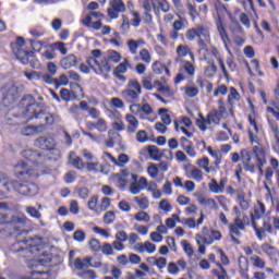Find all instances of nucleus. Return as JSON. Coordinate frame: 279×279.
<instances>
[{
  "label": "nucleus",
  "mask_w": 279,
  "mask_h": 279,
  "mask_svg": "<svg viewBox=\"0 0 279 279\" xmlns=\"http://www.w3.org/2000/svg\"><path fill=\"white\" fill-rule=\"evenodd\" d=\"M185 38L186 40L193 41L197 38V27L195 28H189L185 32Z\"/></svg>",
  "instance_id": "de8ad7c7"
},
{
  "label": "nucleus",
  "mask_w": 279,
  "mask_h": 279,
  "mask_svg": "<svg viewBox=\"0 0 279 279\" xmlns=\"http://www.w3.org/2000/svg\"><path fill=\"white\" fill-rule=\"evenodd\" d=\"M263 215H265V204L258 201L257 205H255L254 207V213L251 214V221L253 228H256V221H258V219H260Z\"/></svg>",
  "instance_id": "4468645a"
},
{
  "label": "nucleus",
  "mask_w": 279,
  "mask_h": 279,
  "mask_svg": "<svg viewBox=\"0 0 279 279\" xmlns=\"http://www.w3.org/2000/svg\"><path fill=\"white\" fill-rule=\"evenodd\" d=\"M177 53L178 58H186V56H190V58L194 61L195 60V54L193 51H191V48L186 45H179L177 47Z\"/></svg>",
  "instance_id": "6ab92c4d"
},
{
  "label": "nucleus",
  "mask_w": 279,
  "mask_h": 279,
  "mask_svg": "<svg viewBox=\"0 0 279 279\" xmlns=\"http://www.w3.org/2000/svg\"><path fill=\"white\" fill-rule=\"evenodd\" d=\"M142 94L143 88L141 87V83L135 78L130 80L125 89L122 90V97L125 101H129V104H136Z\"/></svg>",
  "instance_id": "423d86ee"
},
{
  "label": "nucleus",
  "mask_w": 279,
  "mask_h": 279,
  "mask_svg": "<svg viewBox=\"0 0 279 279\" xmlns=\"http://www.w3.org/2000/svg\"><path fill=\"white\" fill-rule=\"evenodd\" d=\"M0 223H11L12 226H15L14 231L19 232L16 234V242L26 243L29 245V247H34V244L32 243L34 241V238H27L29 231L21 230V227H19L25 226V223H27V218L25 216H13L10 218L5 214H0Z\"/></svg>",
  "instance_id": "7ed1b4c3"
},
{
  "label": "nucleus",
  "mask_w": 279,
  "mask_h": 279,
  "mask_svg": "<svg viewBox=\"0 0 279 279\" xmlns=\"http://www.w3.org/2000/svg\"><path fill=\"white\" fill-rule=\"evenodd\" d=\"M11 48L13 54L22 64H29L32 69H40V61L38 59H32L29 61V58H34V51H27L25 49V39L23 37H17L16 43L11 44Z\"/></svg>",
  "instance_id": "20e7f679"
},
{
  "label": "nucleus",
  "mask_w": 279,
  "mask_h": 279,
  "mask_svg": "<svg viewBox=\"0 0 279 279\" xmlns=\"http://www.w3.org/2000/svg\"><path fill=\"white\" fill-rule=\"evenodd\" d=\"M15 169H22L17 172V175H28V178H38L39 173L36 172L34 169H29L27 167V163L21 161L17 165H15Z\"/></svg>",
  "instance_id": "2eb2a0df"
},
{
  "label": "nucleus",
  "mask_w": 279,
  "mask_h": 279,
  "mask_svg": "<svg viewBox=\"0 0 279 279\" xmlns=\"http://www.w3.org/2000/svg\"><path fill=\"white\" fill-rule=\"evenodd\" d=\"M107 208H110V198L104 197V198L101 199L100 205L98 206V210H100L101 213H105V210H106Z\"/></svg>",
  "instance_id": "0e129e2a"
},
{
  "label": "nucleus",
  "mask_w": 279,
  "mask_h": 279,
  "mask_svg": "<svg viewBox=\"0 0 279 279\" xmlns=\"http://www.w3.org/2000/svg\"><path fill=\"white\" fill-rule=\"evenodd\" d=\"M121 29L125 34L130 29V19L126 15H122Z\"/></svg>",
  "instance_id": "338daca9"
},
{
  "label": "nucleus",
  "mask_w": 279,
  "mask_h": 279,
  "mask_svg": "<svg viewBox=\"0 0 279 279\" xmlns=\"http://www.w3.org/2000/svg\"><path fill=\"white\" fill-rule=\"evenodd\" d=\"M112 130H114V132H123V130H125V124L123 123V120H119V121H114L111 124Z\"/></svg>",
  "instance_id": "13d9d810"
},
{
  "label": "nucleus",
  "mask_w": 279,
  "mask_h": 279,
  "mask_svg": "<svg viewBox=\"0 0 279 279\" xmlns=\"http://www.w3.org/2000/svg\"><path fill=\"white\" fill-rule=\"evenodd\" d=\"M147 173L150 175V178H158V166H156V163L148 166Z\"/></svg>",
  "instance_id": "052dcab7"
},
{
  "label": "nucleus",
  "mask_w": 279,
  "mask_h": 279,
  "mask_svg": "<svg viewBox=\"0 0 279 279\" xmlns=\"http://www.w3.org/2000/svg\"><path fill=\"white\" fill-rule=\"evenodd\" d=\"M114 219H117V214H114V211H112V210L107 211L104 215V223H106L107 226L114 223Z\"/></svg>",
  "instance_id": "4c0bfd02"
},
{
  "label": "nucleus",
  "mask_w": 279,
  "mask_h": 279,
  "mask_svg": "<svg viewBox=\"0 0 279 279\" xmlns=\"http://www.w3.org/2000/svg\"><path fill=\"white\" fill-rule=\"evenodd\" d=\"M89 250H92V252H99V250H101V242L97 239H92L89 241Z\"/></svg>",
  "instance_id": "864d4df0"
},
{
  "label": "nucleus",
  "mask_w": 279,
  "mask_h": 279,
  "mask_svg": "<svg viewBox=\"0 0 279 279\" xmlns=\"http://www.w3.org/2000/svg\"><path fill=\"white\" fill-rule=\"evenodd\" d=\"M22 157L26 160H31L32 162H34L36 158H40V153L27 149L22 151Z\"/></svg>",
  "instance_id": "cd10ccee"
},
{
  "label": "nucleus",
  "mask_w": 279,
  "mask_h": 279,
  "mask_svg": "<svg viewBox=\"0 0 279 279\" xmlns=\"http://www.w3.org/2000/svg\"><path fill=\"white\" fill-rule=\"evenodd\" d=\"M251 262L253 263V267H256L257 269H265L266 267V263L258 255L252 256Z\"/></svg>",
  "instance_id": "7c9ffc66"
},
{
  "label": "nucleus",
  "mask_w": 279,
  "mask_h": 279,
  "mask_svg": "<svg viewBox=\"0 0 279 279\" xmlns=\"http://www.w3.org/2000/svg\"><path fill=\"white\" fill-rule=\"evenodd\" d=\"M24 75H25V77H26L29 82H32V80H40V77H41V73H40V72H36V71H33V72H27V71H25V72H24Z\"/></svg>",
  "instance_id": "5fc2aeb1"
},
{
  "label": "nucleus",
  "mask_w": 279,
  "mask_h": 279,
  "mask_svg": "<svg viewBox=\"0 0 279 279\" xmlns=\"http://www.w3.org/2000/svg\"><path fill=\"white\" fill-rule=\"evenodd\" d=\"M12 189L16 191V193H20V195H25L26 197H35V195H38V191H40L36 183L29 181H10L0 173V193L5 195L10 193Z\"/></svg>",
  "instance_id": "f257e3e1"
},
{
  "label": "nucleus",
  "mask_w": 279,
  "mask_h": 279,
  "mask_svg": "<svg viewBox=\"0 0 279 279\" xmlns=\"http://www.w3.org/2000/svg\"><path fill=\"white\" fill-rule=\"evenodd\" d=\"M159 208H160V210H165V213H171V210H173V207L171 206V204L167 199H161L160 201Z\"/></svg>",
  "instance_id": "3c124183"
},
{
  "label": "nucleus",
  "mask_w": 279,
  "mask_h": 279,
  "mask_svg": "<svg viewBox=\"0 0 279 279\" xmlns=\"http://www.w3.org/2000/svg\"><path fill=\"white\" fill-rule=\"evenodd\" d=\"M183 70L185 73H187V75H195V65L189 61L184 63Z\"/></svg>",
  "instance_id": "680f3d73"
},
{
  "label": "nucleus",
  "mask_w": 279,
  "mask_h": 279,
  "mask_svg": "<svg viewBox=\"0 0 279 279\" xmlns=\"http://www.w3.org/2000/svg\"><path fill=\"white\" fill-rule=\"evenodd\" d=\"M129 110L131 112V114H141L142 112V105L141 104H132L130 107H129Z\"/></svg>",
  "instance_id": "774afa93"
},
{
  "label": "nucleus",
  "mask_w": 279,
  "mask_h": 279,
  "mask_svg": "<svg viewBox=\"0 0 279 279\" xmlns=\"http://www.w3.org/2000/svg\"><path fill=\"white\" fill-rule=\"evenodd\" d=\"M133 20H131V25L133 27H140L141 26V13L138 11H133Z\"/></svg>",
  "instance_id": "bf43d9fd"
},
{
  "label": "nucleus",
  "mask_w": 279,
  "mask_h": 279,
  "mask_svg": "<svg viewBox=\"0 0 279 279\" xmlns=\"http://www.w3.org/2000/svg\"><path fill=\"white\" fill-rule=\"evenodd\" d=\"M217 29L219 32V36H220L226 49H228V43H230V37L228 36V32H226V27H223L222 23H217Z\"/></svg>",
  "instance_id": "393cba45"
},
{
  "label": "nucleus",
  "mask_w": 279,
  "mask_h": 279,
  "mask_svg": "<svg viewBox=\"0 0 279 279\" xmlns=\"http://www.w3.org/2000/svg\"><path fill=\"white\" fill-rule=\"evenodd\" d=\"M153 10L155 12V14H158V12H169V10H171V8L169 7V1L167 0H158L157 1V5L156 3H153Z\"/></svg>",
  "instance_id": "412c9836"
},
{
  "label": "nucleus",
  "mask_w": 279,
  "mask_h": 279,
  "mask_svg": "<svg viewBox=\"0 0 279 279\" xmlns=\"http://www.w3.org/2000/svg\"><path fill=\"white\" fill-rule=\"evenodd\" d=\"M144 252H147L148 254H154V252H156V244L149 241L144 242Z\"/></svg>",
  "instance_id": "69168bd1"
},
{
  "label": "nucleus",
  "mask_w": 279,
  "mask_h": 279,
  "mask_svg": "<svg viewBox=\"0 0 279 279\" xmlns=\"http://www.w3.org/2000/svg\"><path fill=\"white\" fill-rule=\"evenodd\" d=\"M20 106L22 116L27 119V121L43 119L45 117V110L36 105V99L32 95L24 96L20 101Z\"/></svg>",
  "instance_id": "39448f33"
},
{
  "label": "nucleus",
  "mask_w": 279,
  "mask_h": 279,
  "mask_svg": "<svg viewBox=\"0 0 279 279\" xmlns=\"http://www.w3.org/2000/svg\"><path fill=\"white\" fill-rule=\"evenodd\" d=\"M113 180H114V182H117L119 189L123 190V189H125V186H128V180L123 179L119 174H113Z\"/></svg>",
  "instance_id": "49530a36"
},
{
  "label": "nucleus",
  "mask_w": 279,
  "mask_h": 279,
  "mask_svg": "<svg viewBox=\"0 0 279 279\" xmlns=\"http://www.w3.org/2000/svg\"><path fill=\"white\" fill-rule=\"evenodd\" d=\"M140 59L142 60V62L149 64L151 62V54L149 53V50L142 49L140 51Z\"/></svg>",
  "instance_id": "37998d69"
},
{
  "label": "nucleus",
  "mask_w": 279,
  "mask_h": 279,
  "mask_svg": "<svg viewBox=\"0 0 279 279\" xmlns=\"http://www.w3.org/2000/svg\"><path fill=\"white\" fill-rule=\"evenodd\" d=\"M73 239H74V241L82 243L86 239V233L82 230H77L74 232Z\"/></svg>",
  "instance_id": "e2e57ef3"
},
{
  "label": "nucleus",
  "mask_w": 279,
  "mask_h": 279,
  "mask_svg": "<svg viewBox=\"0 0 279 279\" xmlns=\"http://www.w3.org/2000/svg\"><path fill=\"white\" fill-rule=\"evenodd\" d=\"M51 74H41L40 80L45 82V84H58V78H52Z\"/></svg>",
  "instance_id": "4d7b16f0"
},
{
  "label": "nucleus",
  "mask_w": 279,
  "mask_h": 279,
  "mask_svg": "<svg viewBox=\"0 0 279 279\" xmlns=\"http://www.w3.org/2000/svg\"><path fill=\"white\" fill-rule=\"evenodd\" d=\"M70 165H73L75 169H84V161L82 158L75 156V153L70 154Z\"/></svg>",
  "instance_id": "bb28decb"
},
{
  "label": "nucleus",
  "mask_w": 279,
  "mask_h": 279,
  "mask_svg": "<svg viewBox=\"0 0 279 279\" xmlns=\"http://www.w3.org/2000/svg\"><path fill=\"white\" fill-rule=\"evenodd\" d=\"M110 5L114 8L117 12H125V3H123V0H112Z\"/></svg>",
  "instance_id": "f704fd0d"
},
{
  "label": "nucleus",
  "mask_w": 279,
  "mask_h": 279,
  "mask_svg": "<svg viewBox=\"0 0 279 279\" xmlns=\"http://www.w3.org/2000/svg\"><path fill=\"white\" fill-rule=\"evenodd\" d=\"M134 202H136L137 206L142 209V210H147V208H149V199H147V197H134Z\"/></svg>",
  "instance_id": "2f4dec72"
},
{
  "label": "nucleus",
  "mask_w": 279,
  "mask_h": 279,
  "mask_svg": "<svg viewBox=\"0 0 279 279\" xmlns=\"http://www.w3.org/2000/svg\"><path fill=\"white\" fill-rule=\"evenodd\" d=\"M148 154L153 160H160V149L157 146H148Z\"/></svg>",
  "instance_id": "58836bf2"
},
{
  "label": "nucleus",
  "mask_w": 279,
  "mask_h": 279,
  "mask_svg": "<svg viewBox=\"0 0 279 279\" xmlns=\"http://www.w3.org/2000/svg\"><path fill=\"white\" fill-rule=\"evenodd\" d=\"M2 104L5 108L12 106L19 98V89L13 84L4 85L1 89Z\"/></svg>",
  "instance_id": "6e6552de"
},
{
  "label": "nucleus",
  "mask_w": 279,
  "mask_h": 279,
  "mask_svg": "<svg viewBox=\"0 0 279 279\" xmlns=\"http://www.w3.org/2000/svg\"><path fill=\"white\" fill-rule=\"evenodd\" d=\"M196 35L198 40H205V43H210V28H208L207 26H196Z\"/></svg>",
  "instance_id": "a211bd4d"
},
{
  "label": "nucleus",
  "mask_w": 279,
  "mask_h": 279,
  "mask_svg": "<svg viewBox=\"0 0 279 279\" xmlns=\"http://www.w3.org/2000/svg\"><path fill=\"white\" fill-rule=\"evenodd\" d=\"M128 162H130V157L126 154H120L116 166L117 167H125V165H128Z\"/></svg>",
  "instance_id": "c03bdc74"
},
{
  "label": "nucleus",
  "mask_w": 279,
  "mask_h": 279,
  "mask_svg": "<svg viewBox=\"0 0 279 279\" xmlns=\"http://www.w3.org/2000/svg\"><path fill=\"white\" fill-rule=\"evenodd\" d=\"M174 130L177 132H182V134H184L187 138H193V134L187 130V128L178 121H174Z\"/></svg>",
  "instance_id": "c85d7f7f"
},
{
  "label": "nucleus",
  "mask_w": 279,
  "mask_h": 279,
  "mask_svg": "<svg viewBox=\"0 0 279 279\" xmlns=\"http://www.w3.org/2000/svg\"><path fill=\"white\" fill-rule=\"evenodd\" d=\"M241 229L239 227H235L234 225H229V232L231 236V241L235 243V245H241V241L236 239V236H241Z\"/></svg>",
  "instance_id": "b1692460"
},
{
  "label": "nucleus",
  "mask_w": 279,
  "mask_h": 279,
  "mask_svg": "<svg viewBox=\"0 0 279 279\" xmlns=\"http://www.w3.org/2000/svg\"><path fill=\"white\" fill-rule=\"evenodd\" d=\"M126 47L132 56H136V53H138V46L136 44V39H129L126 41Z\"/></svg>",
  "instance_id": "72a5a7b5"
},
{
  "label": "nucleus",
  "mask_w": 279,
  "mask_h": 279,
  "mask_svg": "<svg viewBox=\"0 0 279 279\" xmlns=\"http://www.w3.org/2000/svg\"><path fill=\"white\" fill-rule=\"evenodd\" d=\"M147 189V179L145 177H141L137 182L131 183L130 193L132 195H138L141 191H145Z\"/></svg>",
  "instance_id": "ddd939ff"
},
{
  "label": "nucleus",
  "mask_w": 279,
  "mask_h": 279,
  "mask_svg": "<svg viewBox=\"0 0 279 279\" xmlns=\"http://www.w3.org/2000/svg\"><path fill=\"white\" fill-rule=\"evenodd\" d=\"M217 73V65H215V62H213L209 66L205 69V75L206 77H214V75Z\"/></svg>",
  "instance_id": "6e6d98bb"
},
{
  "label": "nucleus",
  "mask_w": 279,
  "mask_h": 279,
  "mask_svg": "<svg viewBox=\"0 0 279 279\" xmlns=\"http://www.w3.org/2000/svg\"><path fill=\"white\" fill-rule=\"evenodd\" d=\"M182 245L185 254L189 256V258H191L193 254H195V251L193 250V245L186 242V240L182 241Z\"/></svg>",
  "instance_id": "a18cd8bd"
},
{
  "label": "nucleus",
  "mask_w": 279,
  "mask_h": 279,
  "mask_svg": "<svg viewBox=\"0 0 279 279\" xmlns=\"http://www.w3.org/2000/svg\"><path fill=\"white\" fill-rule=\"evenodd\" d=\"M175 221H178L179 223H181V219L180 216H178V214L172 215L171 218H168L166 220V226L167 228L173 229L175 228Z\"/></svg>",
  "instance_id": "79ce46f5"
},
{
  "label": "nucleus",
  "mask_w": 279,
  "mask_h": 279,
  "mask_svg": "<svg viewBox=\"0 0 279 279\" xmlns=\"http://www.w3.org/2000/svg\"><path fill=\"white\" fill-rule=\"evenodd\" d=\"M124 119L128 123L126 132H129V134H135V132L138 130L140 123H141V122H138V119H136L135 116L132 113H126L124 116Z\"/></svg>",
  "instance_id": "9b49d317"
},
{
  "label": "nucleus",
  "mask_w": 279,
  "mask_h": 279,
  "mask_svg": "<svg viewBox=\"0 0 279 279\" xmlns=\"http://www.w3.org/2000/svg\"><path fill=\"white\" fill-rule=\"evenodd\" d=\"M93 262V257H86L83 260L81 258H76L74 260V267L78 270H84L90 268V263Z\"/></svg>",
  "instance_id": "aec40b11"
},
{
  "label": "nucleus",
  "mask_w": 279,
  "mask_h": 279,
  "mask_svg": "<svg viewBox=\"0 0 279 279\" xmlns=\"http://www.w3.org/2000/svg\"><path fill=\"white\" fill-rule=\"evenodd\" d=\"M135 219L136 221H144V223H149V221H151V217L147 211H138L135 214Z\"/></svg>",
  "instance_id": "e433bc0d"
},
{
  "label": "nucleus",
  "mask_w": 279,
  "mask_h": 279,
  "mask_svg": "<svg viewBox=\"0 0 279 279\" xmlns=\"http://www.w3.org/2000/svg\"><path fill=\"white\" fill-rule=\"evenodd\" d=\"M220 270H213V274L217 276L218 279H228V271H226V268L221 266V264H217Z\"/></svg>",
  "instance_id": "ea45409f"
},
{
  "label": "nucleus",
  "mask_w": 279,
  "mask_h": 279,
  "mask_svg": "<svg viewBox=\"0 0 279 279\" xmlns=\"http://www.w3.org/2000/svg\"><path fill=\"white\" fill-rule=\"evenodd\" d=\"M226 184H228V179L222 178L220 179L219 182H217V180L211 179L210 182L208 183V187L209 191H211V193H223V190L226 189Z\"/></svg>",
  "instance_id": "f8f14e48"
},
{
  "label": "nucleus",
  "mask_w": 279,
  "mask_h": 279,
  "mask_svg": "<svg viewBox=\"0 0 279 279\" xmlns=\"http://www.w3.org/2000/svg\"><path fill=\"white\" fill-rule=\"evenodd\" d=\"M253 154L255 155V158L257 160L256 167L259 171V175H265V171L263 170V166L267 165L265 148L260 146H254Z\"/></svg>",
  "instance_id": "9d476101"
},
{
  "label": "nucleus",
  "mask_w": 279,
  "mask_h": 279,
  "mask_svg": "<svg viewBox=\"0 0 279 279\" xmlns=\"http://www.w3.org/2000/svg\"><path fill=\"white\" fill-rule=\"evenodd\" d=\"M100 250L106 256H112L114 254V250L110 243H104L102 246H100Z\"/></svg>",
  "instance_id": "09e8293b"
},
{
  "label": "nucleus",
  "mask_w": 279,
  "mask_h": 279,
  "mask_svg": "<svg viewBox=\"0 0 279 279\" xmlns=\"http://www.w3.org/2000/svg\"><path fill=\"white\" fill-rule=\"evenodd\" d=\"M199 202L201 204H204V206H207V208H211V210H217V208H219L214 198H202Z\"/></svg>",
  "instance_id": "c9c22d12"
},
{
  "label": "nucleus",
  "mask_w": 279,
  "mask_h": 279,
  "mask_svg": "<svg viewBox=\"0 0 279 279\" xmlns=\"http://www.w3.org/2000/svg\"><path fill=\"white\" fill-rule=\"evenodd\" d=\"M263 252L269 256V258H276V254H278V250L275 246H271L269 243H264L262 245Z\"/></svg>",
  "instance_id": "a878e982"
},
{
  "label": "nucleus",
  "mask_w": 279,
  "mask_h": 279,
  "mask_svg": "<svg viewBox=\"0 0 279 279\" xmlns=\"http://www.w3.org/2000/svg\"><path fill=\"white\" fill-rule=\"evenodd\" d=\"M180 145H181L183 151H186L187 156H191V158H195L197 156V153L195 151V148L193 147V142L189 141V138L181 137Z\"/></svg>",
  "instance_id": "dca6fc26"
},
{
  "label": "nucleus",
  "mask_w": 279,
  "mask_h": 279,
  "mask_svg": "<svg viewBox=\"0 0 279 279\" xmlns=\"http://www.w3.org/2000/svg\"><path fill=\"white\" fill-rule=\"evenodd\" d=\"M34 145L39 149H48V151H54L58 156H60V150L56 149V140L51 137H39L35 140Z\"/></svg>",
  "instance_id": "1a4fd4ad"
},
{
  "label": "nucleus",
  "mask_w": 279,
  "mask_h": 279,
  "mask_svg": "<svg viewBox=\"0 0 279 279\" xmlns=\"http://www.w3.org/2000/svg\"><path fill=\"white\" fill-rule=\"evenodd\" d=\"M121 53L116 50H108L107 57H105L101 62H98V60L94 58H87V64L93 69L96 75H102L105 80H110V71H112L110 62L119 64V62H121Z\"/></svg>",
  "instance_id": "f03ea898"
},
{
  "label": "nucleus",
  "mask_w": 279,
  "mask_h": 279,
  "mask_svg": "<svg viewBox=\"0 0 279 279\" xmlns=\"http://www.w3.org/2000/svg\"><path fill=\"white\" fill-rule=\"evenodd\" d=\"M185 171L186 177L195 180L196 182H202L204 180V174L202 173V170L195 168V166L187 167Z\"/></svg>",
  "instance_id": "f3484780"
},
{
  "label": "nucleus",
  "mask_w": 279,
  "mask_h": 279,
  "mask_svg": "<svg viewBox=\"0 0 279 279\" xmlns=\"http://www.w3.org/2000/svg\"><path fill=\"white\" fill-rule=\"evenodd\" d=\"M243 260L244 263L241 260V258L239 259L240 274L242 278L250 279V275L247 274V260L245 257H243Z\"/></svg>",
  "instance_id": "c756f323"
},
{
  "label": "nucleus",
  "mask_w": 279,
  "mask_h": 279,
  "mask_svg": "<svg viewBox=\"0 0 279 279\" xmlns=\"http://www.w3.org/2000/svg\"><path fill=\"white\" fill-rule=\"evenodd\" d=\"M220 122L221 116L219 111L217 109H213L211 112L207 114V118H204V116L199 114V119L196 121V125L202 132H206V125H213V123L219 125Z\"/></svg>",
  "instance_id": "0eeeda50"
},
{
  "label": "nucleus",
  "mask_w": 279,
  "mask_h": 279,
  "mask_svg": "<svg viewBox=\"0 0 279 279\" xmlns=\"http://www.w3.org/2000/svg\"><path fill=\"white\" fill-rule=\"evenodd\" d=\"M98 202H99V196L93 195L87 203L89 210H94L95 213H97V210L99 209V207L97 206Z\"/></svg>",
  "instance_id": "473e14b6"
},
{
  "label": "nucleus",
  "mask_w": 279,
  "mask_h": 279,
  "mask_svg": "<svg viewBox=\"0 0 279 279\" xmlns=\"http://www.w3.org/2000/svg\"><path fill=\"white\" fill-rule=\"evenodd\" d=\"M128 66H130V61H128V59H124V62L117 65L113 73H120V74L126 73Z\"/></svg>",
  "instance_id": "a19ab883"
},
{
  "label": "nucleus",
  "mask_w": 279,
  "mask_h": 279,
  "mask_svg": "<svg viewBox=\"0 0 279 279\" xmlns=\"http://www.w3.org/2000/svg\"><path fill=\"white\" fill-rule=\"evenodd\" d=\"M77 64V57L75 54H70L68 57H64L61 60V66L62 69H71Z\"/></svg>",
  "instance_id": "4be33fe9"
},
{
  "label": "nucleus",
  "mask_w": 279,
  "mask_h": 279,
  "mask_svg": "<svg viewBox=\"0 0 279 279\" xmlns=\"http://www.w3.org/2000/svg\"><path fill=\"white\" fill-rule=\"evenodd\" d=\"M96 130H98V132H108V124L106 123V120L99 118L96 122Z\"/></svg>",
  "instance_id": "8fccbe9b"
},
{
  "label": "nucleus",
  "mask_w": 279,
  "mask_h": 279,
  "mask_svg": "<svg viewBox=\"0 0 279 279\" xmlns=\"http://www.w3.org/2000/svg\"><path fill=\"white\" fill-rule=\"evenodd\" d=\"M168 274L171 276H178L180 274V267H178V264L171 262L168 264Z\"/></svg>",
  "instance_id": "603ef678"
},
{
  "label": "nucleus",
  "mask_w": 279,
  "mask_h": 279,
  "mask_svg": "<svg viewBox=\"0 0 279 279\" xmlns=\"http://www.w3.org/2000/svg\"><path fill=\"white\" fill-rule=\"evenodd\" d=\"M236 202L240 204L242 210H247L250 208V202L245 199V192L243 190H236Z\"/></svg>",
  "instance_id": "5701e85b"
}]
</instances>
